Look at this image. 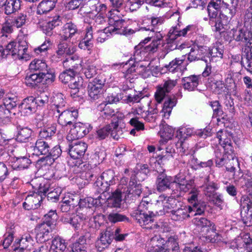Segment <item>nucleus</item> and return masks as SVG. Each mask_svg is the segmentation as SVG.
<instances>
[{
	"label": "nucleus",
	"mask_w": 252,
	"mask_h": 252,
	"mask_svg": "<svg viewBox=\"0 0 252 252\" xmlns=\"http://www.w3.org/2000/svg\"><path fill=\"white\" fill-rule=\"evenodd\" d=\"M230 34L235 41L245 43L241 63L252 74V38L250 37L249 32L242 28H233L230 31Z\"/></svg>",
	"instance_id": "obj_1"
},
{
	"label": "nucleus",
	"mask_w": 252,
	"mask_h": 252,
	"mask_svg": "<svg viewBox=\"0 0 252 252\" xmlns=\"http://www.w3.org/2000/svg\"><path fill=\"white\" fill-rule=\"evenodd\" d=\"M163 19L162 17H152L151 19H145L143 21L142 29L146 31H150L152 36L156 35L152 43L145 47L147 52H155L157 51L158 46L161 43L163 36L159 32L156 31L157 28L163 23Z\"/></svg>",
	"instance_id": "obj_2"
},
{
	"label": "nucleus",
	"mask_w": 252,
	"mask_h": 252,
	"mask_svg": "<svg viewBox=\"0 0 252 252\" xmlns=\"http://www.w3.org/2000/svg\"><path fill=\"white\" fill-rule=\"evenodd\" d=\"M152 203L148 201L142 200L137 209L131 213V216L141 226L145 228L151 227L150 225L154 222V213L149 210Z\"/></svg>",
	"instance_id": "obj_3"
},
{
	"label": "nucleus",
	"mask_w": 252,
	"mask_h": 252,
	"mask_svg": "<svg viewBox=\"0 0 252 252\" xmlns=\"http://www.w3.org/2000/svg\"><path fill=\"white\" fill-rule=\"evenodd\" d=\"M48 190V184H40L36 191L26 197L25 202L23 203V207L28 210L38 208L45 198L46 193Z\"/></svg>",
	"instance_id": "obj_4"
},
{
	"label": "nucleus",
	"mask_w": 252,
	"mask_h": 252,
	"mask_svg": "<svg viewBox=\"0 0 252 252\" xmlns=\"http://www.w3.org/2000/svg\"><path fill=\"white\" fill-rule=\"evenodd\" d=\"M27 51V44L25 41L17 43L12 41L6 46L3 51L6 52L7 55H11L16 59L27 61L30 58Z\"/></svg>",
	"instance_id": "obj_5"
},
{
	"label": "nucleus",
	"mask_w": 252,
	"mask_h": 252,
	"mask_svg": "<svg viewBox=\"0 0 252 252\" xmlns=\"http://www.w3.org/2000/svg\"><path fill=\"white\" fill-rule=\"evenodd\" d=\"M30 69L45 78L49 82H53L55 78L54 70L50 68L44 60L35 59L29 65Z\"/></svg>",
	"instance_id": "obj_6"
},
{
	"label": "nucleus",
	"mask_w": 252,
	"mask_h": 252,
	"mask_svg": "<svg viewBox=\"0 0 252 252\" xmlns=\"http://www.w3.org/2000/svg\"><path fill=\"white\" fill-rule=\"evenodd\" d=\"M56 117L58 118V123L61 125L64 129L70 127L76 121L78 112L76 109H63L60 112H54Z\"/></svg>",
	"instance_id": "obj_7"
},
{
	"label": "nucleus",
	"mask_w": 252,
	"mask_h": 252,
	"mask_svg": "<svg viewBox=\"0 0 252 252\" xmlns=\"http://www.w3.org/2000/svg\"><path fill=\"white\" fill-rule=\"evenodd\" d=\"M245 185L252 198L247 201L246 205L243 206L241 215L244 223L247 226H251L252 225V179H248Z\"/></svg>",
	"instance_id": "obj_8"
},
{
	"label": "nucleus",
	"mask_w": 252,
	"mask_h": 252,
	"mask_svg": "<svg viewBox=\"0 0 252 252\" xmlns=\"http://www.w3.org/2000/svg\"><path fill=\"white\" fill-rule=\"evenodd\" d=\"M194 225L200 229H206L207 231H211L212 234L207 235L206 238L209 240L210 242L214 243L216 241L215 237H217V234L215 232L216 228L215 225L209 220L205 218L202 217H196L192 220Z\"/></svg>",
	"instance_id": "obj_9"
},
{
	"label": "nucleus",
	"mask_w": 252,
	"mask_h": 252,
	"mask_svg": "<svg viewBox=\"0 0 252 252\" xmlns=\"http://www.w3.org/2000/svg\"><path fill=\"white\" fill-rule=\"evenodd\" d=\"M217 138L220 145L223 147L224 152L231 155L234 153L232 134L226 130H219L216 134Z\"/></svg>",
	"instance_id": "obj_10"
},
{
	"label": "nucleus",
	"mask_w": 252,
	"mask_h": 252,
	"mask_svg": "<svg viewBox=\"0 0 252 252\" xmlns=\"http://www.w3.org/2000/svg\"><path fill=\"white\" fill-rule=\"evenodd\" d=\"M114 238V232L110 228L102 231L96 241L95 246L97 250L101 252L107 248Z\"/></svg>",
	"instance_id": "obj_11"
},
{
	"label": "nucleus",
	"mask_w": 252,
	"mask_h": 252,
	"mask_svg": "<svg viewBox=\"0 0 252 252\" xmlns=\"http://www.w3.org/2000/svg\"><path fill=\"white\" fill-rule=\"evenodd\" d=\"M109 24L110 25L105 28V31H110L112 33L123 34L125 32V21L118 16L111 14L109 18Z\"/></svg>",
	"instance_id": "obj_12"
},
{
	"label": "nucleus",
	"mask_w": 252,
	"mask_h": 252,
	"mask_svg": "<svg viewBox=\"0 0 252 252\" xmlns=\"http://www.w3.org/2000/svg\"><path fill=\"white\" fill-rule=\"evenodd\" d=\"M177 81L175 80L168 79L164 82L162 85L157 87L155 94V99L158 103H160L171 90L176 85Z\"/></svg>",
	"instance_id": "obj_13"
},
{
	"label": "nucleus",
	"mask_w": 252,
	"mask_h": 252,
	"mask_svg": "<svg viewBox=\"0 0 252 252\" xmlns=\"http://www.w3.org/2000/svg\"><path fill=\"white\" fill-rule=\"evenodd\" d=\"M50 144L45 140L38 139L34 145L29 148V152L32 155L36 156L40 155H49L50 151Z\"/></svg>",
	"instance_id": "obj_14"
},
{
	"label": "nucleus",
	"mask_w": 252,
	"mask_h": 252,
	"mask_svg": "<svg viewBox=\"0 0 252 252\" xmlns=\"http://www.w3.org/2000/svg\"><path fill=\"white\" fill-rule=\"evenodd\" d=\"M176 202L177 200L173 197H167L163 194L159 196L157 200V205L163 207V210L159 211V215H162L166 213H171V211L173 210L172 209L176 205Z\"/></svg>",
	"instance_id": "obj_15"
},
{
	"label": "nucleus",
	"mask_w": 252,
	"mask_h": 252,
	"mask_svg": "<svg viewBox=\"0 0 252 252\" xmlns=\"http://www.w3.org/2000/svg\"><path fill=\"white\" fill-rule=\"evenodd\" d=\"M52 226L50 220L38 224L35 228L36 238L40 242L49 239V234L52 231Z\"/></svg>",
	"instance_id": "obj_16"
},
{
	"label": "nucleus",
	"mask_w": 252,
	"mask_h": 252,
	"mask_svg": "<svg viewBox=\"0 0 252 252\" xmlns=\"http://www.w3.org/2000/svg\"><path fill=\"white\" fill-rule=\"evenodd\" d=\"M87 149V145L84 142L74 141L69 145V154L74 159H77L84 156Z\"/></svg>",
	"instance_id": "obj_17"
},
{
	"label": "nucleus",
	"mask_w": 252,
	"mask_h": 252,
	"mask_svg": "<svg viewBox=\"0 0 252 252\" xmlns=\"http://www.w3.org/2000/svg\"><path fill=\"white\" fill-rule=\"evenodd\" d=\"M157 189L159 191H163L167 189H174L175 180H173L170 176H167L164 173L159 174L157 178Z\"/></svg>",
	"instance_id": "obj_18"
},
{
	"label": "nucleus",
	"mask_w": 252,
	"mask_h": 252,
	"mask_svg": "<svg viewBox=\"0 0 252 252\" xmlns=\"http://www.w3.org/2000/svg\"><path fill=\"white\" fill-rule=\"evenodd\" d=\"M208 54V49L203 46H194L190 49L189 53L188 59L191 62L193 61L202 60L206 62L205 57Z\"/></svg>",
	"instance_id": "obj_19"
},
{
	"label": "nucleus",
	"mask_w": 252,
	"mask_h": 252,
	"mask_svg": "<svg viewBox=\"0 0 252 252\" xmlns=\"http://www.w3.org/2000/svg\"><path fill=\"white\" fill-rule=\"evenodd\" d=\"M103 86L102 81L97 79H95L93 82H90L88 87L90 97L94 100L100 97L103 92Z\"/></svg>",
	"instance_id": "obj_20"
},
{
	"label": "nucleus",
	"mask_w": 252,
	"mask_h": 252,
	"mask_svg": "<svg viewBox=\"0 0 252 252\" xmlns=\"http://www.w3.org/2000/svg\"><path fill=\"white\" fill-rule=\"evenodd\" d=\"M179 25L172 27L169 30L170 38H174L175 36H185L188 33L190 34L195 32L197 27L195 25H189L184 29L181 30Z\"/></svg>",
	"instance_id": "obj_21"
},
{
	"label": "nucleus",
	"mask_w": 252,
	"mask_h": 252,
	"mask_svg": "<svg viewBox=\"0 0 252 252\" xmlns=\"http://www.w3.org/2000/svg\"><path fill=\"white\" fill-rule=\"evenodd\" d=\"M36 107L35 98L32 96L25 98L19 106L21 112L27 115L35 112Z\"/></svg>",
	"instance_id": "obj_22"
},
{
	"label": "nucleus",
	"mask_w": 252,
	"mask_h": 252,
	"mask_svg": "<svg viewBox=\"0 0 252 252\" xmlns=\"http://www.w3.org/2000/svg\"><path fill=\"white\" fill-rule=\"evenodd\" d=\"M223 49L221 44L216 43L208 50L207 56H209L211 62H216L223 58Z\"/></svg>",
	"instance_id": "obj_23"
},
{
	"label": "nucleus",
	"mask_w": 252,
	"mask_h": 252,
	"mask_svg": "<svg viewBox=\"0 0 252 252\" xmlns=\"http://www.w3.org/2000/svg\"><path fill=\"white\" fill-rule=\"evenodd\" d=\"M141 193V186L140 184H136L134 181H130L126 191V199H135L140 195Z\"/></svg>",
	"instance_id": "obj_24"
},
{
	"label": "nucleus",
	"mask_w": 252,
	"mask_h": 252,
	"mask_svg": "<svg viewBox=\"0 0 252 252\" xmlns=\"http://www.w3.org/2000/svg\"><path fill=\"white\" fill-rule=\"evenodd\" d=\"M61 220L64 223H69L75 229H78L80 227L84 218L80 215L69 216L67 214H64L62 216Z\"/></svg>",
	"instance_id": "obj_25"
},
{
	"label": "nucleus",
	"mask_w": 252,
	"mask_h": 252,
	"mask_svg": "<svg viewBox=\"0 0 252 252\" xmlns=\"http://www.w3.org/2000/svg\"><path fill=\"white\" fill-rule=\"evenodd\" d=\"M200 79L199 75H190L182 79V85L185 90L192 91L197 87Z\"/></svg>",
	"instance_id": "obj_26"
},
{
	"label": "nucleus",
	"mask_w": 252,
	"mask_h": 252,
	"mask_svg": "<svg viewBox=\"0 0 252 252\" xmlns=\"http://www.w3.org/2000/svg\"><path fill=\"white\" fill-rule=\"evenodd\" d=\"M57 0H42L38 5L36 10L37 14H46L55 7Z\"/></svg>",
	"instance_id": "obj_27"
},
{
	"label": "nucleus",
	"mask_w": 252,
	"mask_h": 252,
	"mask_svg": "<svg viewBox=\"0 0 252 252\" xmlns=\"http://www.w3.org/2000/svg\"><path fill=\"white\" fill-rule=\"evenodd\" d=\"M21 0H7L4 6V12L7 15L15 13L21 9Z\"/></svg>",
	"instance_id": "obj_28"
},
{
	"label": "nucleus",
	"mask_w": 252,
	"mask_h": 252,
	"mask_svg": "<svg viewBox=\"0 0 252 252\" xmlns=\"http://www.w3.org/2000/svg\"><path fill=\"white\" fill-rule=\"evenodd\" d=\"M224 154H222L220 150H217L215 151V157H216V163L217 166L219 167L222 166L227 161V158H229V157L227 156L228 155L231 158V160L233 162H235V163H238V160L236 158H234V153L231 155H229L228 153H226L224 152Z\"/></svg>",
	"instance_id": "obj_29"
},
{
	"label": "nucleus",
	"mask_w": 252,
	"mask_h": 252,
	"mask_svg": "<svg viewBox=\"0 0 252 252\" xmlns=\"http://www.w3.org/2000/svg\"><path fill=\"white\" fill-rule=\"evenodd\" d=\"M193 183L192 181L187 182L184 179L180 180L179 178H176L175 179V183H174V191L176 190L177 191L179 190L186 192L189 191L190 189L191 190L192 189L195 188L193 187Z\"/></svg>",
	"instance_id": "obj_30"
},
{
	"label": "nucleus",
	"mask_w": 252,
	"mask_h": 252,
	"mask_svg": "<svg viewBox=\"0 0 252 252\" xmlns=\"http://www.w3.org/2000/svg\"><path fill=\"white\" fill-rule=\"evenodd\" d=\"M78 33L76 26L72 23H68L65 24L63 27L62 38L67 40Z\"/></svg>",
	"instance_id": "obj_31"
},
{
	"label": "nucleus",
	"mask_w": 252,
	"mask_h": 252,
	"mask_svg": "<svg viewBox=\"0 0 252 252\" xmlns=\"http://www.w3.org/2000/svg\"><path fill=\"white\" fill-rule=\"evenodd\" d=\"M194 134V130L192 128L189 127H182L176 131V137L178 138L180 141L178 143L182 146L184 141L188 137L191 136Z\"/></svg>",
	"instance_id": "obj_32"
},
{
	"label": "nucleus",
	"mask_w": 252,
	"mask_h": 252,
	"mask_svg": "<svg viewBox=\"0 0 252 252\" xmlns=\"http://www.w3.org/2000/svg\"><path fill=\"white\" fill-rule=\"evenodd\" d=\"M179 247L177 238L174 236L168 238L164 243L162 252H178Z\"/></svg>",
	"instance_id": "obj_33"
},
{
	"label": "nucleus",
	"mask_w": 252,
	"mask_h": 252,
	"mask_svg": "<svg viewBox=\"0 0 252 252\" xmlns=\"http://www.w3.org/2000/svg\"><path fill=\"white\" fill-rule=\"evenodd\" d=\"M56 130L57 127L55 124L44 127L40 131L38 139H43V140L50 139L52 136L54 135Z\"/></svg>",
	"instance_id": "obj_34"
},
{
	"label": "nucleus",
	"mask_w": 252,
	"mask_h": 252,
	"mask_svg": "<svg viewBox=\"0 0 252 252\" xmlns=\"http://www.w3.org/2000/svg\"><path fill=\"white\" fill-rule=\"evenodd\" d=\"M12 22L14 27L23 28L29 24L30 19L26 13H20L14 17Z\"/></svg>",
	"instance_id": "obj_35"
},
{
	"label": "nucleus",
	"mask_w": 252,
	"mask_h": 252,
	"mask_svg": "<svg viewBox=\"0 0 252 252\" xmlns=\"http://www.w3.org/2000/svg\"><path fill=\"white\" fill-rule=\"evenodd\" d=\"M170 217L174 220L182 221L189 217L188 208L185 207L176 210H172Z\"/></svg>",
	"instance_id": "obj_36"
},
{
	"label": "nucleus",
	"mask_w": 252,
	"mask_h": 252,
	"mask_svg": "<svg viewBox=\"0 0 252 252\" xmlns=\"http://www.w3.org/2000/svg\"><path fill=\"white\" fill-rule=\"evenodd\" d=\"M32 130L27 127L19 128L16 139L20 142H27L32 140Z\"/></svg>",
	"instance_id": "obj_37"
},
{
	"label": "nucleus",
	"mask_w": 252,
	"mask_h": 252,
	"mask_svg": "<svg viewBox=\"0 0 252 252\" xmlns=\"http://www.w3.org/2000/svg\"><path fill=\"white\" fill-rule=\"evenodd\" d=\"M53 110L55 112H60L64 108L66 102L63 95L61 93L55 94L53 97Z\"/></svg>",
	"instance_id": "obj_38"
},
{
	"label": "nucleus",
	"mask_w": 252,
	"mask_h": 252,
	"mask_svg": "<svg viewBox=\"0 0 252 252\" xmlns=\"http://www.w3.org/2000/svg\"><path fill=\"white\" fill-rule=\"evenodd\" d=\"M165 240L159 235H155L149 242V245L153 248V252H161Z\"/></svg>",
	"instance_id": "obj_39"
},
{
	"label": "nucleus",
	"mask_w": 252,
	"mask_h": 252,
	"mask_svg": "<svg viewBox=\"0 0 252 252\" xmlns=\"http://www.w3.org/2000/svg\"><path fill=\"white\" fill-rule=\"evenodd\" d=\"M49 247L50 251L63 252L65 250L66 245L64 240L58 237L53 240L51 246H49Z\"/></svg>",
	"instance_id": "obj_40"
},
{
	"label": "nucleus",
	"mask_w": 252,
	"mask_h": 252,
	"mask_svg": "<svg viewBox=\"0 0 252 252\" xmlns=\"http://www.w3.org/2000/svg\"><path fill=\"white\" fill-rule=\"evenodd\" d=\"M62 154V150L59 146H56L52 149L50 148L49 152V155L43 158V161H45L46 163L49 165L52 164L56 159L58 158Z\"/></svg>",
	"instance_id": "obj_41"
},
{
	"label": "nucleus",
	"mask_w": 252,
	"mask_h": 252,
	"mask_svg": "<svg viewBox=\"0 0 252 252\" xmlns=\"http://www.w3.org/2000/svg\"><path fill=\"white\" fill-rule=\"evenodd\" d=\"M81 61L79 59L78 57L74 55L66 58L63 62V64L65 68H70L74 70V69L78 68L79 66L81 65Z\"/></svg>",
	"instance_id": "obj_42"
},
{
	"label": "nucleus",
	"mask_w": 252,
	"mask_h": 252,
	"mask_svg": "<svg viewBox=\"0 0 252 252\" xmlns=\"http://www.w3.org/2000/svg\"><path fill=\"white\" fill-rule=\"evenodd\" d=\"M75 51V48L72 45H69L67 43L63 42L58 45V49L57 51L58 55L63 56L64 55H71Z\"/></svg>",
	"instance_id": "obj_43"
},
{
	"label": "nucleus",
	"mask_w": 252,
	"mask_h": 252,
	"mask_svg": "<svg viewBox=\"0 0 252 252\" xmlns=\"http://www.w3.org/2000/svg\"><path fill=\"white\" fill-rule=\"evenodd\" d=\"M44 78H45L37 73H34L27 75L25 78V83L28 86L34 87L40 83Z\"/></svg>",
	"instance_id": "obj_44"
},
{
	"label": "nucleus",
	"mask_w": 252,
	"mask_h": 252,
	"mask_svg": "<svg viewBox=\"0 0 252 252\" xmlns=\"http://www.w3.org/2000/svg\"><path fill=\"white\" fill-rule=\"evenodd\" d=\"M83 83V79L82 77L76 75L75 73V76L72 78L68 85L69 88L72 90V93L75 94L78 92L80 88L82 87Z\"/></svg>",
	"instance_id": "obj_45"
},
{
	"label": "nucleus",
	"mask_w": 252,
	"mask_h": 252,
	"mask_svg": "<svg viewBox=\"0 0 252 252\" xmlns=\"http://www.w3.org/2000/svg\"><path fill=\"white\" fill-rule=\"evenodd\" d=\"M30 163L31 160L29 158L25 157H22L16 158L12 166L14 169L21 170L28 168Z\"/></svg>",
	"instance_id": "obj_46"
},
{
	"label": "nucleus",
	"mask_w": 252,
	"mask_h": 252,
	"mask_svg": "<svg viewBox=\"0 0 252 252\" xmlns=\"http://www.w3.org/2000/svg\"><path fill=\"white\" fill-rule=\"evenodd\" d=\"M108 204L112 207H118L122 201L121 192L118 190H116L112 193V195L108 199Z\"/></svg>",
	"instance_id": "obj_47"
},
{
	"label": "nucleus",
	"mask_w": 252,
	"mask_h": 252,
	"mask_svg": "<svg viewBox=\"0 0 252 252\" xmlns=\"http://www.w3.org/2000/svg\"><path fill=\"white\" fill-rule=\"evenodd\" d=\"M11 111L5 106L0 105V125L8 123L10 121Z\"/></svg>",
	"instance_id": "obj_48"
},
{
	"label": "nucleus",
	"mask_w": 252,
	"mask_h": 252,
	"mask_svg": "<svg viewBox=\"0 0 252 252\" xmlns=\"http://www.w3.org/2000/svg\"><path fill=\"white\" fill-rule=\"evenodd\" d=\"M161 137L165 141L171 139L174 133V128L169 126L165 125L159 131Z\"/></svg>",
	"instance_id": "obj_49"
},
{
	"label": "nucleus",
	"mask_w": 252,
	"mask_h": 252,
	"mask_svg": "<svg viewBox=\"0 0 252 252\" xmlns=\"http://www.w3.org/2000/svg\"><path fill=\"white\" fill-rule=\"evenodd\" d=\"M13 225L11 224L6 228V232L4 235L3 246L4 249L8 248L13 240Z\"/></svg>",
	"instance_id": "obj_50"
},
{
	"label": "nucleus",
	"mask_w": 252,
	"mask_h": 252,
	"mask_svg": "<svg viewBox=\"0 0 252 252\" xmlns=\"http://www.w3.org/2000/svg\"><path fill=\"white\" fill-rule=\"evenodd\" d=\"M189 214L192 216H196L200 215L204 213L205 209V205H200L198 203H195L192 205V206H188Z\"/></svg>",
	"instance_id": "obj_51"
},
{
	"label": "nucleus",
	"mask_w": 252,
	"mask_h": 252,
	"mask_svg": "<svg viewBox=\"0 0 252 252\" xmlns=\"http://www.w3.org/2000/svg\"><path fill=\"white\" fill-rule=\"evenodd\" d=\"M111 127L110 134L113 139L118 140L123 136L122 128L119 126L118 123H114L109 125Z\"/></svg>",
	"instance_id": "obj_52"
},
{
	"label": "nucleus",
	"mask_w": 252,
	"mask_h": 252,
	"mask_svg": "<svg viewBox=\"0 0 252 252\" xmlns=\"http://www.w3.org/2000/svg\"><path fill=\"white\" fill-rule=\"evenodd\" d=\"M114 172L112 170L109 169L103 172L101 176V179L106 184V186H109L114 183Z\"/></svg>",
	"instance_id": "obj_53"
},
{
	"label": "nucleus",
	"mask_w": 252,
	"mask_h": 252,
	"mask_svg": "<svg viewBox=\"0 0 252 252\" xmlns=\"http://www.w3.org/2000/svg\"><path fill=\"white\" fill-rule=\"evenodd\" d=\"M75 72L70 68L66 69L65 71L60 74L59 79L63 83L70 82L72 78L75 76Z\"/></svg>",
	"instance_id": "obj_54"
},
{
	"label": "nucleus",
	"mask_w": 252,
	"mask_h": 252,
	"mask_svg": "<svg viewBox=\"0 0 252 252\" xmlns=\"http://www.w3.org/2000/svg\"><path fill=\"white\" fill-rule=\"evenodd\" d=\"M80 138L83 137L87 134L90 130L92 129L90 126H89L86 125L81 123H75Z\"/></svg>",
	"instance_id": "obj_55"
},
{
	"label": "nucleus",
	"mask_w": 252,
	"mask_h": 252,
	"mask_svg": "<svg viewBox=\"0 0 252 252\" xmlns=\"http://www.w3.org/2000/svg\"><path fill=\"white\" fill-rule=\"evenodd\" d=\"M109 125L99 128L96 131V138L99 140L104 139L110 133L111 127Z\"/></svg>",
	"instance_id": "obj_56"
},
{
	"label": "nucleus",
	"mask_w": 252,
	"mask_h": 252,
	"mask_svg": "<svg viewBox=\"0 0 252 252\" xmlns=\"http://www.w3.org/2000/svg\"><path fill=\"white\" fill-rule=\"evenodd\" d=\"M176 103V99L175 98H169L167 100L165 101L163 104L162 112L165 115L166 113L168 115H170L171 112L172 108L175 105Z\"/></svg>",
	"instance_id": "obj_57"
},
{
	"label": "nucleus",
	"mask_w": 252,
	"mask_h": 252,
	"mask_svg": "<svg viewBox=\"0 0 252 252\" xmlns=\"http://www.w3.org/2000/svg\"><path fill=\"white\" fill-rule=\"evenodd\" d=\"M108 219L110 222L113 223L128 221V219L126 216L117 213H110L108 216Z\"/></svg>",
	"instance_id": "obj_58"
},
{
	"label": "nucleus",
	"mask_w": 252,
	"mask_h": 252,
	"mask_svg": "<svg viewBox=\"0 0 252 252\" xmlns=\"http://www.w3.org/2000/svg\"><path fill=\"white\" fill-rule=\"evenodd\" d=\"M70 127V130L66 135V139L68 141L74 142L76 140L79 139L78 130L77 129L75 124H73Z\"/></svg>",
	"instance_id": "obj_59"
},
{
	"label": "nucleus",
	"mask_w": 252,
	"mask_h": 252,
	"mask_svg": "<svg viewBox=\"0 0 252 252\" xmlns=\"http://www.w3.org/2000/svg\"><path fill=\"white\" fill-rule=\"evenodd\" d=\"M18 98L16 96L13 97H7L3 100L2 106H5L8 110H10L16 107L18 104Z\"/></svg>",
	"instance_id": "obj_60"
},
{
	"label": "nucleus",
	"mask_w": 252,
	"mask_h": 252,
	"mask_svg": "<svg viewBox=\"0 0 252 252\" xmlns=\"http://www.w3.org/2000/svg\"><path fill=\"white\" fill-rule=\"evenodd\" d=\"M210 105L213 111V116L215 117L220 116L223 114L221 106L219 101H211Z\"/></svg>",
	"instance_id": "obj_61"
},
{
	"label": "nucleus",
	"mask_w": 252,
	"mask_h": 252,
	"mask_svg": "<svg viewBox=\"0 0 252 252\" xmlns=\"http://www.w3.org/2000/svg\"><path fill=\"white\" fill-rule=\"evenodd\" d=\"M212 87L214 92L218 94H221L226 92V86L221 81H217L213 83Z\"/></svg>",
	"instance_id": "obj_62"
},
{
	"label": "nucleus",
	"mask_w": 252,
	"mask_h": 252,
	"mask_svg": "<svg viewBox=\"0 0 252 252\" xmlns=\"http://www.w3.org/2000/svg\"><path fill=\"white\" fill-rule=\"evenodd\" d=\"M60 192L58 189H52L49 188V190L47 191V194H46V196L48 200L55 201L59 199Z\"/></svg>",
	"instance_id": "obj_63"
},
{
	"label": "nucleus",
	"mask_w": 252,
	"mask_h": 252,
	"mask_svg": "<svg viewBox=\"0 0 252 252\" xmlns=\"http://www.w3.org/2000/svg\"><path fill=\"white\" fill-rule=\"evenodd\" d=\"M100 169L98 168L95 167L90 170H89L88 171L85 172L83 176L85 178L86 180L88 181H91L93 180L94 177L96 178L98 175Z\"/></svg>",
	"instance_id": "obj_64"
}]
</instances>
